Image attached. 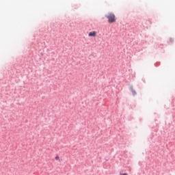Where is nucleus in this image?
Returning a JSON list of instances; mask_svg holds the SVG:
<instances>
[{"label":"nucleus","mask_w":175,"mask_h":175,"mask_svg":"<svg viewBox=\"0 0 175 175\" xmlns=\"http://www.w3.org/2000/svg\"><path fill=\"white\" fill-rule=\"evenodd\" d=\"M107 18H108V23L109 24H113V23H116L117 18H116V15L113 13L109 12L107 15L105 16Z\"/></svg>","instance_id":"nucleus-1"},{"label":"nucleus","mask_w":175,"mask_h":175,"mask_svg":"<svg viewBox=\"0 0 175 175\" xmlns=\"http://www.w3.org/2000/svg\"><path fill=\"white\" fill-rule=\"evenodd\" d=\"M88 36H92L93 38H95L96 36V31H91L89 33Z\"/></svg>","instance_id":"nucleus-2"},{"label":"nucleus","mask_w":175,"mask_h":175,"mask_svg":"<svg viewBox=\"0 0 175 175\" xmlns=\"http://www.w3.org/2000/svg\"><path fill=\"white\" fill-rule=\"evenodd\" d=\"M55 159H56V161H58V159H59V157L57 156V157H55Z\"/></svg>","instance_id":"nucleus-3"}]
</instances>
